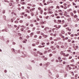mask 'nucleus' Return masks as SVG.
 I'll return each instance as SVG.
<instances>
[{"instance_id": "f257e3e1", "label": "nucleus", "mask_w": 79, "mask_h": 79, "mask_svg": "<svg viewBox=\"0 0 79 79\" xmlns=\"http://www.w3.org/2000/svg\"><path fill=\"white\" fill-rule=\"evenodd\" d=\"M67 51L68 52H69L70 53H73V52H72V51H71V50H70V49H68L67 50Z\"/></svg>"}, {"instance_id": "f03ea898", "label": "nucleus", "mask_w": 79, "mask_h": 79, "mask_svg": "<svg viewBox=\"0 0 79 79\" xmlns=\"http://www.w3.org/2000/svg\"><path fill=\"white\" fill-rule=\"evenodd\" d=\"M51 48H52V50H55V48H54L53 47V46H52L51 47Z\"/></svg>"}, {"instance_id": "7ed1b4c3", "label": "nucleus", "mask_w": 79, "mask_h": 79, "mask_svg": "<svg viewBox=\"0 0 79 79\" xmlns=\"http://www.w3.org/2000/svg\"><path fill=\"white\" fill-rule=\"evenodd\" d=\"M71 18H70L68 19V20L69 21V22H71Z\"/></svg>"}, {"instance_id": "20e7f679", "label": "nucleus", "mask_w": 79, "mask_h": 79, "mask_svg": "<svg viewBox=\"0 0 79 79\" xmlns=\"http://www.w3.org/2000/svg\"><path fill=\"white\" fill-rule=\"evenodd\" d=\"M66 29L67 30V31H71V29H69V27H67L66 28Z\"/></svg>"}, {"instance_id": "39448f33", "label": "nucleus", "mask_w": 79, "mask_h": 79, "mask_svg": "<svg viewBox=\"0 0 79 79\" xmlns=\"http://www.w3.org/2000/svg\"><path fill=\"white\" fill-rule=\"evenodd\" d=\"M45 47V45H43L42 46H38V47L39 48H42V47Z\"/></svg>"}, {"instance_id": "423d86ee", "label": "nucleus", "mask_w": 79, "mask_h": 79, "mask_svg": "<svg viewBox=\"0 0 79 79\" xmlns=\"http://www.w3.org/2000/svg\"><path fill=\"white\" fill-rule=\"evenodd\" d=\"M70 15L72 16H74V14L73 13V12L71 13Z\"/></svg>"}, {"instance_id": "0eeeda50", "label": "nucleus", "mask_w": 79, "mask_h": 79, "mask_svg": "<svg viewBox=\"0 0 79 79\" xmlns=\"http://www.w3.org/2000/svg\"><path fill=\"white\" fill-rule=\"evenodd\" d=\"M72 4L73 5H74V6L76 5V4L74 3V2H72Z\"/></svg>"}, {"instance_id": "6e6552de", "label": "nucleus", "mask_w": 79, "mask_h": 79, "mask_svg": "<svg viewBox=\"0 0 79 79\" xmlns=\"http://www.w3.org/2000/svg\"><path fill=\"white\" fill-rule=\"evenodd\" d=\"M37 53H39L40 55H43L42 53V52H37Z\"/></svg>"}, {"instance_id": "1a4fd4ad", "label": "nucleus", "mask_w": 79, "mask_h": 79, "mask_svg": "<svg viewBox=\"0 0 79 79\" xmlns=\"http://www.w3.org/2000/svg\"><path fill=\"white\" fill-rule=\"evenodd\" d=\"M64 53H63V51H61V52H60V54L61 55H63V54H64Z\"/></svg>"}, {"instance_id": "9d476101", "label": "nucleus", "mask_w": 79, "mask_h": 79, "mask_svg": "<svg viewBox=\"0 0 79 79\" xmlns=\"http://www.w3.org/2000/svg\"><path fill=\"white\" fill-rule=\"evenodd\" d=\"M73 13L74 14H76L77 13V11H76V10H74L73 11Z\"/></svg>"}, {"instance_id": "9b49d317", "label": "nucleus", "mask_w": 79, "mask_h": 79, "mask_svg": "<svg viewBox=\"0 0 79 79\" xmlns=\"http://www.w3.org/2000/svg\"><path fill=\"white\" fill-rule=\"evenodd\" d=\"M74 18H78V16H77V15H74Z\"/></svg>"}, {"instance_id": "f8f14e48", "label": "nucleus", "mask_w": 79, "mask_h": 79, "mask_svg": "<svg viewBox=\"0 0 79 79\" xmlns=\"http://www.w3.org/2000/svg\"><path fill=\"white\" fill-rule=\"evenodd\" d=\"M23 20H20L19 21V23H23Z\"/></svg>"}, {"instance_id": "ddd939ff", "label": "nucleus", "mask_w": 79, "mask_h": 79, "mask_svg": "<svg viewBox=\"0 0 79 79\" xmlns=\"http://www.w3.org/2000/svg\"><path fill=\"white\" fill-rule=\"evenodd\" d=\"M32 45L33 47H35V45H36L34 43H33V44H32Z\"/></svg>"}, {"instance_id": "4468645a", "label": "nucleus", "mask_w": 79, "mask_h": 79, "mask_svg": "<svg viewBox=\"0 0 79 79\" xmlns=\"http://www.w3.org/2000/svg\"><path fill=\"white\" fill-rule=\"evenodd\" d=\"M40 24H44V22H42L41 23H40Z\"/></svg>"}, {"instance_id": "2eb2a0df", "label": "nucleus", "mask_w": 79, "mask_h": 79, "mask_svg": "<svg viewBox=\"0 0 79 79\" xmlns=\"http://www.w3.org/2000/svg\"><path fill=\"white\" fill-rule=\"evenodd\" d=\"M26 12H27V13H30V11H29V10H26Z\"/></svg>"}, {"instance_id": "dca6fc26", "label": "nucleus", "mask_w": 79, "mask_h": 79, "mask_svg": "<svg viewBox=\"0 0 79 79\" xmlns=\"http://www.w3.org/2000/svg\"><path fill=\"white\" fill-rule=\"evenodd\" d=\"M34 34V33H31L30 34V36L31 37H32V35Z\"/></svg>"}, {"instance_id": "f3484780", "label": "nucleus", "mask_w": 79, "mask_h": 79, "mask_svg": "<svg viewBox=\"0 0 79 79\" xmlns=\"http://www.w3.org/2000/svg\"><path fill=\"white\" fill-rule=\"evenodd\" d=\"M69 54H67L66 55V57H67L68 56H69Z\"/></svg>"}, {"instance_id": "a211bd4d", "label": "nucleus", "mask_w": 79, "mask_h": 79, "mask_svg": "<svg viewBox=\"0 0 79 79\" xmlns=\"http://www.w3.org/2000/svg\"><path fill=\"white\" fill-rule=\"evenodd\" d=\"M43 37H44V38H47V35H43Z\"/></svg>"}, {"instance_id": "6ab92c4d", "label": "nucleus", "mask_w": 79, "mask_h": 79, "mask_svg": "<svg viewBox=\"0 0 79 79\" xmlns=\"http://www.w3.org/2000/svg\"><path fill=\"white\" fill-rule=\"evenodd\" d=\"M61 33H62V34H64V31H62L61 32Z\"/></svg>"}, {"instance_id": "aec40b11", "label": "nucleus", "mask_w": 79, "mask_h": 79, "mask_svg": "<svg viewBox=\"0 0 79 79\" xmlns=\"http://www.w3.org/2000/svg\"><path fill=\"white\" fill-rule=\"evenodd\" d=\"M74 59H72V60H71V63L74 62Z\"/></svg>"}, {"instance_id": "412c9836", "label": "nucleus", "mask_w": 79, "mask_h": 79, "mask_svg": "<svg viewBox=\"0 0 79 79\" xmlns=\"http://www.w3.org/2000/svg\"><path fill=\"white\" fill-rule=\"evenodd\" d=\"M58 11H59V12H60V13H61V12H62V10H58Z\"/></svg>"}, {"instance_id": "4be33fe9", "label": "nucleus", "mask_w": 79, "mask_h": 79, "mask_svg": "<svg viewBox=\"0 0 79 79\" xmlns=\"http://www.w3.org/2000/svg\"><path fill=\"white\" fill-rule=\"evenodd\" d=\"M49 14H52V13H53V12L50 11L49 12Z\"/></svg>"}, {"instance_id": "5701e85b", "label": "nucleus", "mask_w": 79, "mask_h": 79, "mask_svg": "<svg viewBox=\"0 0 79 79\" xmlns=\"http://www.w3.org/2000/svg\"><path fill=\"white\" fill-rule=\"evenodd\" d=\"M66 54H65V53H64V54H63V55L64 56H65V57H66Z\"/></svg>"}, {"instance_id": "b1692460", "label": "nucleus", "mask_w": 79, "mask_h": 79, "mask_svg": "<svg viewBox=\"0 0 79 79\" xmlns=\"http://www.w3.org/2000/svg\"><path fill=\"white\" fill-rule=\"evenodd\" d=\"M56 18H57V19L60 18V17L59 16H57L56 17Z\"/></svg>"}, {"instance_id": "393cba45", "label": "nucleus", "mask_w": 79, "mask_h": 79, "mask_svg": "<svg viewBox=\"0 0 79 79\" xmlns=\"http://www.w3.org/2000/svg\"><path fill=\"white\" fill-rule=\"evenodd\" d=\"M58 22H59V23H61V20H58Z\"/></svg>"}, {"instance_id": "a878e982", "label": "nucleus", "mask_w": 79, "mask_h": 79, "mask_svg": "<svg viewBox=\"0 0 79 79\" xmlns=\"http://www.w3.org/2000/svg\"><path fill=\"white\" fill-rule=\"evenodd\" d=\"M56 7L57 8H58V9H60V7H59V6H57Z\"/></svg>"}, {"instance_id": "bb28decb", "label": "nucleus", "mask_w": 79, "mask_h": 79, "mask_svg": "<svg viewBox=\"0 0 79 79\" xmlns=\"http://www.w3.org/2000/svg\"><path fill=\"white\" fill-rule=\"evenodd\" d=\"M47 53V51H45L44 52V54H46Z\"/></svg>"}, {"instance_id": "cd10ccee", "label": "nucleus", "mask_w": 79, "mask_h": 79, "mask_svg": "<svg viewBox=\"0 0 79 79\" xmlns=\"http://www.w3.org/2000/svg\"><path fill=\"white\" fill-rule=\"evenodd\" d=\"M15 23H18V21H15Z\"/></svg>"}, {"instance_id": "c85d7f7f", "label": "nucleus", "mask_w": 79, "mask_h": 79, "mask_svg": "<svg viewBox=\"0 0 79 79\" xmlns=\"http://www.w3.org/2000/svg\"><path fill=\"white\" fill-rule=\"evenodd\" d=\"M52 54H49L50 57H51V56H52Z\"/></svg>"}, {"instance_id": "c756f323", "label": "nucleus", "mask_w": 79, "mask_h": 79, "mask_svg": "<svg viewBox=\"0 0 79 79\" xmlns=\"http://www.w3.org/2000/svg\"><path fill=\"white\" fill-rule=\"evenodd\" d=\"M72 69V68H71V67H69V70H71Z\"/></svg>"}, {"instance_id": "7c9ffc66", "label": "nucleus", "mask_w": 79, "mask_h": 79, "mask_svg": "<svg viewBox=\"0 0 79 79\" xmlns=\"http://www.w3.org/2000/svg\"><path fill=\"white\" fill-rule=\"evenodd\" d=\"M71 40L69 39L68 40V42H71Z\"/></svg>"}, {"instance_id": "2f4dec72", "label": "nucleus", "mask_w": 79, "mask_h": 79, "mask_svg": "<svg viewBox=\"0 0 79 79\" xmlns=\"http://www.w3.org/2000/svg\"><path fill=\"white\" fill-rule=\"evenodd\" d=\"M37 34H40V31H38L37 32Z\"/></svg>"}, {"instance_id": "473e14b6", "label": "nucleus", "mask_w": 79, "mask_h": 79, "mask_svg": "<svg viewBox=\"0 0 79 79\" xmlns=\"http://www.w3.org/2000/svg\"><path fill=\"white\" fill-rule=\"evenodd\" d=\"M53 39V38L52 37H51L50 38V40H52Z\"/></svg>"}, {"instance_id": "72a5a7b5", "label": "nucleus", "mask_w": 79, "mask_h": 79, "mask_svg": "<svg viewBox=\"0 0 79 79\" xmlns=\"http://www.w3.org/2000/svg\"><path fill=\"white\" fill-rule=\"evenodd\" d=\"M65 40H68V37H66L65 38Z\"/></svg>"}, {"instance_id": "f704fd0d", "label": "nucleus", "mask_w": 79, "mask_h": 79, "mask_svg": "<svg viewBox=\"0 0 79 79\" xmlns=\"http://www.w3.org/2000/svg\"><path fill=\"white\" fill-rule=\"evenodd\" d=\"M31 16H34V13H31Z\"/></svg>"}, {"instance_id": "c9c22d12", "label": "nucleus", "mask_w": 79, "mask_h": 79, "mask_svg": "<svg viewBox=\"0 0 79 79\" xmlns=\"http://www.w3.org/2000/svg\"><path fill=\"white\" fill-rule=\"evenodd\" d=\"M67 25H64V27H67Z\"/></svg>"}, {"instance_id": "e433bc0d", "label": "nucleus", "mask_w": 79, "mask_h": 79, "mask_svg": "<svg viewBox=\"0 0 79 79\" xmlns=\"http://www.w3.org/2000/svg\"><path fill=\"white\" fill-rule=\"evenodd\" d=\"M43 13V11H42V10H40V13L41 14H42V13Z\"/></svg>"}, {"instance_id": "4c0bfd02", "label": "nucleus", "mask_w": 79, "mask_h": 79, "mask_svg": "<svg viewBox=\"0 0 79 79\" xmlns=\"http://www.w3.org/2000/svg\"><path fill=\"white\" fill-rule=\"evenodd\" d=\"M33 21L34 23H36V22H37V20H34Z\"/></svg>"}, {"instance_id": "58836bf2", "label": "nucleus", "mask_w": 79, "mask_h": 79, "mask_svg": "<svg viewBox=\"0 0 79 79\" xmlns=\"http://www.w3.org/2000/svg\"><path fill=\"white\" fill-rule=\"evenodd\" d=\"M77 76H78L77 74H76L75 76V77H77Z\"/></svg>"}, {"instance_id": "ea45409f", "label": "nucleus", "mask_w": 79, "mask_h": 79, "mask_svg": "<svg viewBox=\"0 0 79 79\" xmlns=\"http://www.w3.org/2000/svg\"><path fill=\"white\" fill-rule=\"evenodd\" d=\"M55 29L56 30H58V29H59V28L58 27H56Z\"/></svg>"}, {"instance_id": "a19ab883", "label": "nucleus", "mask_w": 79, "mask_h": 79, "mask_svg": "<svg viewBox=\"0 0 79 79\" xmlns=\"http://www.w3.org/2000/svg\"><path fill=\"white\" fill-rule=\"evenodd\" d=\"M31 10H32V11H34V10H35V8H33L32 9H31Z\"/></svg>"}, {"instance_id": "79ce46f5", "label": "nucleus", "mask_w": 79, "mask_h": 79, "mask_svg": "<svg viewBox=\"0 0 79 79\" xmlns=\"http://www.w3.org/2000/svg\"><path fill=\"white\" fill-rule=\"evenodd\" d=\"M60 7H61V8H63L64 6H63L61 5Z\"/></svg>"}, {"instance_id": "37998d69", "label": "nucleus", "mask_w": 79, "mask_h": 79, "mask_svg": "<svg viewBox=\"0 0 79 79\" xmlns=\"http://www.w3.org/2000/svg\"><path fill=\"white\" fill-rule=\"evenodd\" d=\"M59 15H61V16H62V15H63V14L62 13H60Z\"/></svg>"}, {"instance_id": "c03bdc74", "label": "nucleus", "mask_w": 79, "mask_h": 79, "mask_svg": "<svg viewBox=\"0 0 79 79\" xmlns=\"http://www.w3.org/2000/svg\"><path fill=\"white\" fill-rule=\"evenodd\" d=\"M56 47H57V48H60V46H59L58 45H57L56 46Z\"/></svg>"}, {"instance_id": "a18cd8bd", "label": "nucleus", "mask_w": 79, "mask_h": 79, "mask_svg": "<svg viewBox=\"0 0 79 79\" xmlns=\"http://www.w3.org/2000/svg\"><path fill=\"white\" fill-rule=\"evenodd\" d=\"M71 58H72V56H70V57H69V59H71Z\"/></svg>"}, {"instance_id": "49530a36", "label": "nucleus", "mask_w": 79, "mask_h": 79, "mask_svg": "<svg viewBox=\"0 0 79 79\" xmlns=\"http://www.w3.org/2000/svg\"><path fill=\"white\" fill-rule=\"evenodd\" d=\"M27 8L28 9H29V10H30L31 9V7H27Z\"/></svg>"}, {"instance_id": "de8ad7c7", "label": "nucleus", "mask_w": 79, "mask_h": 79, "mask_svg": "<svg viewBox=\"0 0 79 79\" xmlns=\"http://www.w3.org/2000/svg\"><path fill=\"white\" fill-rule=\"evenodd\" d=\"M28 5H29V6H32V5L31 4H28Z\"/></svg>"}, {"instance_id": "09e8293b", "label": "nucleus", "mask_w": 79, "mask_h": 79, "mask_svg": "<svg viewBox=\"0 0 79 79\" xmlns=\"http://www.w3.org/2000/svg\"><path fill=\"white\" fill-rule=\"evenodd\" d=\"M33 26H34V25L33 24H30V26H31V27H33Z\"/></svg>"}, {"instance_id": "8fccbe9b", "label": "nucleus", "mask_w": 79, "mask_h": 79, "mask_svg": "<svg viewBox=\"0 0 79 79\" xmlns=\"http://www.w3.org/2000/svg\"><path fill=\"white\" fill-rule=\"evenodd\" d=\"M48 18H49V16H47L46 17V19H48Z\"/></svg>"}, {"instance_id": "3c124183", "label": "nucleus", "mask_w": 79, "mask_h": 79, "mask_svg": "<svg viewBox=\"0 0 79 79\" xmlns=\"http://www.w3.org/2000/svg\"><path fill=\"white\" fill-rule=\"evenodd\" d=\"M21 8H22V9H23V10H24V7L23 6Z\"/></svg>"}, {"instance_id": "603ef678", "label": "nucleus", "mask_w": 79, "mask_h": 79, "mask_svg": "<svg viewBox=\"0 0 79 79\" xmlns=\"http://www.w3.org/2000/svg\"><path fill=\"white\" fill-rule=\"evenodd\" d=\"M71 36L72 37H74V35L72 34L71 35Z\"/></svg>"}, {"instance_id": "864d4df0", "label": "nucleus", "mask_w": 79, "mask_h": 79, "mask_svg": "<svg viewBox=\"0 0 79 79\" xmlns=\"http://www.w3.org/2000/svg\"><path fill=\"white\" fill-rule=\"evenodd\" d=\"M74 42H75V41H74V40L72 41V44H73V43H74Z\"/></svg>"}, {"instance_id": "5fc2aeb1", "label": "nucleus", "mask_w": 79, "mask_h": 79, "mask_svg": "<svg viewBox=\"0 0 79 79\" xmlns=\"http://www.w3.org/2000/svg\"><path fill=\"white\" fill-rule=\"evenodd\" d=\"M27 18H28V19H30L31 17H30V16H27Z\"/></svg>"}, {"instance_id": "6e6d98bb", "label": "nucleus", "mask_w": 79, "mask_h": 79, "mask_svg": "<svg viewBox=\"0 0 79 79\" xmlns=\"http://www.w3.org/2000/svg\"><path fill=\"white\" fill-rule=\"evenodd\" d=\"M23 30H24V29H23V28H22L21 29V31H23Z\"/></svg>"}, {"instance_id": "4d7b16f0", "label": "nucleus", "mask_w": 79, "mask_h": 79, "mask_svg": "<svg viewBox=\"0 0 79 79\" xmlns=\"http://www.w3.org/2000/svg\"><path fill=\"white\" fill-rule=\"evenodd\" d=\"M64 9H66L67 8V7L66 6H64Z\"/></svg>"}, {"instance_id": "13d9d810", "label": "nucleus", "mask_w": 79, "mask_h": 79, "mask_svg": "<svg viewBox=\"0 0 79 79\" xmlns=\"http://www.w3.org/2000/svg\"><path fill=\"white\" fill-rule=\"evenodd\" d=\"M58 27L59 28H60V27H61V25H59L58 26Z\"/></svg>"}, {"instance_id": "bf43d9fd", "label": "nucleus", "mask_w": 79, "mask_h": 79, "mask_svg": "<svg viewBox=\"0 0 79 79\" xmlns=\"http://www.w3.org/2000/svg\"><path fill=\"white\" fill-rule=\"evenodd\" d=\"M48 11H50V8H48Z\"/></svg>"}, {"instance_id": "052dcab7", "label": "nucleus", "mask_w": 79, "mask_h": 79, "mask_svg": "<svg viewBox=\"0 0 79 79\" xmlns=\"http://www.w3.org/2000/svg\"><path fill=\"white\" fill-rule=\"evenodd\" d=\"M45 43L43 42L42 43V45H45Z\"/></svg>"}, {"instance_id": "680f3d73", "label": "nucleus", "mask_w": 79, "mask_h": 79, "mask_svg": "<svg viewBox=\"0 0 79 79\" xmlns=\"http://www.w3.org/2000/svg\"><path fill=\"white\" fill-rule=\"evenodd\" d=\"M63 47H64V46H63V45H62L61 46V48H63Z\"/></svg>"}, {"instance_id": "e2e57ef3", "label": "nucleus", "mask_w": 79, "mask_h": 79, "mask_svg": "<svg viewBox=\"0 0 79 79\" xmlns=\"http://www.w3.org/2000/svg\"><path fill=\"white\" fill-rule=\"evenodd\" d=\"M68 34H69V35H70L71 34V32H68Z\"/></svg>"}, {"instance_id": "0e129e2a", "label": "nucleus", "mask_w": 79, "mask_h": 79, "mask_svg": "<svg viewBox=\"0 0 79 79\" xmlns=\"http://www.w3.org/2000/svg\"><path fill=\"white\" fill-rule=\"evenodd\" d=\"M53 43H54V42H53V41H51V44H53Z\"/></svg>"}, {"instance_id": "69168bd1", "label": "nucleus", "mask_w": 79, "mask_h": 79, "mask_svg": "<svg viewBox=\"0 0 79 79\" xmlns=\"http://www.w3.org/2000/svg\"><path fill=\"white\" fill-rule=\"evenodd\" d=\"M18 10H21V8H18Z\"/></svg>"}, {"instance_id": "338daca9", "label": "nucleus", "mask_w": 79, "mask_h": 79, "mask_svg": "<svg viewBox=\"0 0 79 79\" xmlns=\"http://www.w3.org/2000/svg\"><path fill=\"white\" fill-rule=\"evenodd\" d=\"M44 15H47V13H46V12H44Z\"/></svg>"}, {"instance_id": "774afa93", "label": "nucleus", "mask_w": 79, "mask_h": 79, "mask_svg": "<svg viewBox=\"0 0 79 79\" xmlns=\"http://www.w3.org/2000/svg\"><path fill=\"white\" fill-rule=\"evenodd\" d=\"M55 16H58V14H55Z\"/></svg>"}]
</instances>
